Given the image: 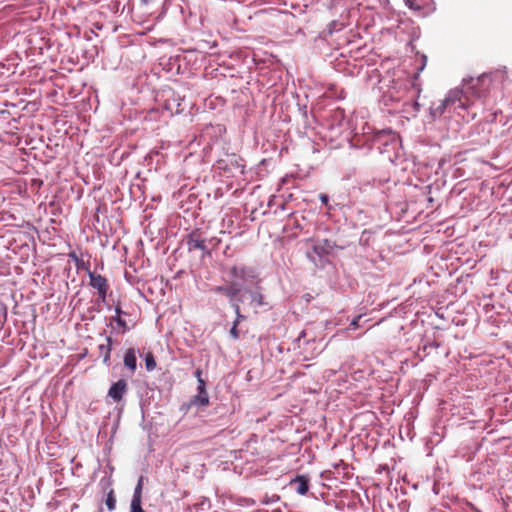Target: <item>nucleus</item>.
Listing matches in <instances>:
<instances>
[{"instance_id":"f257e3e1","label":"nucleus","mask_w":512,"mask_h":512,"mask_svg":"<svg viewBox=\"0 0 512 512\" xmlns=\"http://www.w3.org/2000/svg\"><path fill=\"white\" fill-rule=\"evenodd\" d=\"M504 72L497 71L494 74H482L477 78L464 79L465 99L471 102V98H481L489 91L490 85L495 79L502 80Z\"/></svg>"},{"instance_id":"f03ea898","label":"nucleus","mask_w":512,"mask_h":512,"mask_svg":"<svg viewBox=\"0 0 512 512\" xmlns=\"http://www.w3.org/2000/svg\"><path fill=\"white\" fill-rule=\"evenodd\" d=\"M470 101L465 99V93L463 90L452 89L446 97L440 101L439 105L432 107V114L434 117L441 116L448 108H461L467 109L470 105Z\"/></svg>"},{"instance_id":"7ed1b4c3","label":"nucleus","mask_w":512,"mask_h":512,"mask_svg":"<svg viewBox=\"0 0 512 512\" xmlns=\"http://www.w3.org/2000/svg\"><path fill=\"white\" fill-rule=\"evenodd\" d=\"M88 275L90 278V285L98 291L99 298L104 301L108 290L106 278L92 271H88Z\"/></svg>"},{"instance_id":"20e7f679","label":"nucleus","mask_w":512,"mask_h":512,"mask_svg":"<svg viewBox=\"0 0 512 512\" xmlns=\"http://www.w3.org/2000/svg\"><path fill=\"white\" fill-rule=\"evenodd\" d=\"M126 391L127 383L125 380L120 379L111 385V387L108 390V396L112 398L115 402H119L122 400Z\"/></svg>"},{"instance_id":"39448f33","label":"nucleus","mask_w":512,"mask_h":512,"mask_svg":"<svg viewBox=\"0 0 512 512\" xmlns=\"http://www.w3.org/2000/svg\"><path fill=\"white\" fill-rule=\"evenodd\" d=\"M333 248L334 244L327 239L316 242L312 247L313 252L319 257L328 255L329 253H331Z\"/></svg>"},{"instance_id":"423d86ee","label":"nucleus","mask_w":512,"mask_h":512,"mask_svg":"<svg viewBox=\"0 0 512 512\" xmlns=\"http://www.w3.org/2000/svg\"><path fill=\"white\" fill-rule=\"evenodd\" d=\"M124 365L129 371L133 374L136 371L137 368V358H136V351L134 348H129L126 350L124 359H123Z\"/></svg>"},{"instance_id":"0eeeda50","label":"nucleus","mask_w":512,"mask_h":512,"mask_svg":"<svg viewBox=\"0 0 512 512\" xmlns=\"http://www.w3.org/2000/svg\"><path fill=\"white\" fill-rule=\"evenodd\" d=\"M405 1L410 9L422 12V14H425L431 10V8H430L431 0H405Z\"/></svg>"},{"instance_id":"6e6552de","label":"nucleus","mask_w":512,"mask_h":512,"mask_svg":"<svg viewBox=\"0 0 512 512\" xmlns=\"http://www.w3.org/2000/svg\"><path fill=\"white\" fill-rule=\"evenodd\" d=\"M241 290V287L233 281L225 288V295L229 298L232 305L241 301L240 298H237Z\"/></svg>"},{"instance_id":"1a4fd4ad","label":"nucleus","mask_w":512,"mask_h":512,"mask_svg":"<svg viewBox=\"0 0 512 512\" xmlns=\"http://www.w3.org/2000/svg\"><path fill=\"white\" fill-rule=\"evenodd\" d=\"M100 353L103 355V362L109 364L110 354L112 350V338L106 337V343L99 345Z\"/></svg>"},{"instance_id":"9d476101","label":"nucleus","mask_w":512,"mask_h":512,"mask_svg":"<svg viewBox=\"0 0 512 512\" xmlns=\"http://www.w3.org/2000/svg\"><path fill=\"white\" fill-rule=\"evenodd\" d=\"M230 282H235L237 279H244L246 277L245 267L233 266L229 270Z\"/></svg>"},{"instance_id":"9b49d317","label":"nucleus","mask_w":512,"mask_h":512,"mask_svg":"<svg viewBox=\"0 0 512 512\" xmlns=\"http://www.w3.org/2000/svg\"><path fill=\"white\" fill-rule=\"evenodd\" d=\"M294 484L296 485L297 493H299L300 495H305L308 492V480L304 476L297 477L294 480Z\"/></svg>"},{"instance_id":"f8f14e48","label":"nucleus","mask_w":512,"mask_h":512,"mask_svg":"<svg viewBox=\"0 0 512 512\" xmlns=\"http://www.w3.org/2000/svg\"><path fill=\"white\" fill-rule=\"evenodd\" d=\"M188 248L189 250H205L206 249V245H205V242L204 240H201V239H198V238H190L188 240Z\"/></svg>"},{"instance_id":"ddd939ff","label":"nucleus","mask_w":512,"mask_h":512,"mask_svg":"<svg viewBox=\"0 0 512 512\" xmlns=\"http://www.w3.org/2000/svg\"><path fill=\"white\" fill-rule=\"evenodd\" d=\"M192 404L197 406H207L209 404V397L207 393H197L192 400Z\"/></svg>"},{"instance_id":"4468645a","label":"nucleus","mask_w":512,"mask_h":512,"mask_svg":"<svg viewBox=\"0 0 512 512\" xmlns=\"http://www.w3.org/2000/svg\"><path fill=\"white\" fill-rule=\"evenodd\" d=\"M143 480H144V477L140 476V478L138 479V483L134 489L132 500L142 501Z\"/></svg>"},{"instance_id":"2eb2a0df","label":"nucleus","mask_w":512,"mask_h":512,"mask_svg":"<svg viewBox=\"0 0 512 512\" xmlns=\"http://www.w3.org/2000/svg\"><path fill=\"white\" fill-rule=\"evenodd\" d=\"M144 361L147 371L151 372L156 368V361L151 352L145 354Z\"/></svg>"},{"instance_id":"dca6fc26","label":"nucleus","mask_w":512,"mask_h":512,"mask_svg":"<svg viewBox=\"0 0 512 512\" xmlns=\"http://www.w3.org/2000/svg\"><path fill=\"white\" fill-rule=\"evenodd\" d=\"M251 302L255 304L256 307L263 306L265 304L264 297L259 292L251 293Z\"/></svg>"},{"instance_id":"f3484780","label":"nucleus","mask_w":512,"mask_h":512,"mask_svg":"<svg viewBox=\"0 0 512 512\" xmlns=\"http://www.w3.org/2000/svg\"><path fill=\"white\" fill-rule=\"evenodd\" d=\"M106 506L110 511H113L116 507V499L113 491H110L106 498Z\"/></svg>"},{"instance_id":"a211bd4d","label":"nucleus","mask_w":512,"mask_h":512,"mask_svg":"<svg viewBox=\"0 0 512 512\" xmlns=\"http://www.w3.org/2000/svg\"><path fill=\"white\" fill-rule=\"evenodd\" d=\"M130 512H145L142 508V501L131 500Z\"/></svg>"},{"instance_id":"6ab92c4d","label":"nucleus","mask_w":512,"mask_h":512,"mask_svg":"<svg viewBox=\"0 0 512 512\" xmlns=\"http://www.w3.org/2000/svg\"><path fill=\"white\" fill-rule=\"evenodd\" d=\"M238 321H234L233 325L230 329V335L233 339L237 340L239 338V331L237 329Z\"/></svg>"},{"instance_id":"aec40b11","label":"nucleus","mask_w":512,"mask_h":512,"mask_svg":"<svg viewBox=\"0 0 512 512\" xmlns=\"http://www.w3.org/2000/svg\"><path fill=\"white\" fill-rule=\"evenodd\" d=\"M235 310V313H236V319L235 321H238V323L240 322V320L243 318V316L241 315L240 313V306H239V303H233V306H232Z\"/></svg>"},{"instance_id":"412c9836","label":"nucleus","mask_w":512,"mask_h":512,"mask_svg":"<svg viewBox=\"0 0 512 512\" xmlns=\"http://www.w3.org/2000/svg\"><path fill=\"white\" fill-rule=\"evenodd\" d=\"M116 313H117V317H116V321L117 323L123 327L124 329H126V323L120 318V313H121V310L119 308H116Z\"/></svg>"},{"instance_id":"4be33fe9","label":"nucleus","mask_w":512,"mask_h":512,"mask_svg":"<svg viewBox=\"0 0 512 512\" xmlns=\"http://www.w3.org/2000/svg\"><path fill=\"white\" fill-rule=\"evenodd\" d=\"M198 392L199 393H207L206 388H205V381L203 379H199Z\"/></svg>"},{"instance_id":"5701e85b","label":"nucleus","mask_w":512,"mask_h":512,"mask_svg":"<svg viewBox=\"0 0 512 512\" xmlns=\"http://www.w3.org/2000/svg\"><path fill=\"white\" fill-rule=\"evenodd\" d=\"M225 288H227V286H216L213 288V291L216 293H222L225 295Z\"/></svg>"},{"instance_id":"b1692460","label":"nucleus","mask_w":512,"mask_h":512,"mask_svg":"<svg viewBox=\"0 0 512 512\" xmlns=\"http://www.w3.org/2000/svg\"><path fill=\"white\" fill-rule=\"evenodd\" d=\"M361 319V315L355 317L352 321H351V326L353 327H357L358 326V323H359V320Z\"/></svg>"},{"instance_id":"393cba45","label":"nucleus","mask_w":512,"mask_h":512,"mask_svg":"<svg viewBox=\"0 0 512 512\" xmlns=\"http://www.w3.org/2000/svg\"><path fill=\"white\" fill-rule=\"evenodd\" d=\"M320 200H321V202H322V203L327 204V202H328V196H327V195H325V194H321V195H320Z\"/></svg>"},{"instance_id":"a878e982","label":"nucleus","mask_w":512,"mask_h":512,"mask_svg":"<svg viewBox=\"0 0 512 512\" xmlns=\"http://www.w3.org/2000/svg\"><path fill=\"white\" fill-rule=\"evenodd\" d=\"M196 377L199 379H202L201 378V372L199 370L196 371Z\"/></svg>"},{"instance_id":"bb28decb","label":"nucleus","mask_w":512,"mask_h":512,"mask_svg":"<svg viewBox=\"0 0 512 512\" xmlns=\"http://www.w3.org/2000/svg\"><path fill=\"white\" fill-rule=\"evenodd\" d=\"M144 3H147V0H142Z\"/></svg>"}]
</instances>
